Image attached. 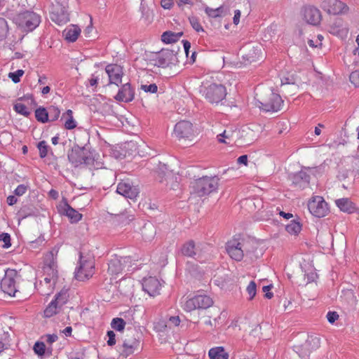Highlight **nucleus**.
<instances>
[{"label": "nucleus", "mask_w": 359, "mask_h": 359, "mask_svg": "<svg viewBox=\"0 0 359 359\" xmlns=\"http://www.w3.org/2000/svg\"><path fill=\"white\" fill-rule=\"evenodd\" d=\"M15 23L23 32H29L35 29L41 22V16L33 11L18 13L14 18Z\"/></svg>", "instance_id": "3"}, {"label": "nucleus", "mask_w": 359, "mask_h": 359, "mask_svg": "<svg viewBox=\"0 0 359 359\" xmlns=\"http://www.w3.org/2000/svg\"><path fill=\"white\" fill-rule=\"evenodd\" d=\"M350 81L355 86H359V71L353 72L349 76Z\"/></svg>", "instance_id": "49"}, {"label": "nucleus", "mask_w": 359, "mask_h": 359, "mask_svg": "<svg viewBox=\"0 0 359 359\" xmlns=\"http://www.w3.org/2000/svg\"><path fill=\"white\" fill-rule=\"evenodd\" d=\"M169 328L165 320H159L154 323V330L158 332H164Z\"/></svg>", "instance_id": "41"}, {"label": "nucleus", "mask_w": 359, "mask_h": 359, "mask_svg": "<svg viewBox=\"0 0 359 359\" xmlns=\"http://www.w3.org/2000/svg\"><path fill=\"white\" fill-rule=\"evenodd\" d=\"M154 60V65L158 67H165L175 65L177 62V53L174 50L163 49L156 55Z\"/></svg>", "instance_id": "14"}, {"label": "nucleus", "mask_w": 359, "mask_h": 359, "mask_svg": "<svg viewBox=\"0 0 359 359\" xmlns=\"http://www.w3.org/2000/svg\"><path fill=\"white\" fill-rule=\"evenodd\" d=\"M105 72L109 76V83L117 86L121 83L123 76V67L116 64H109L106 66Z\"/></svg>", "instance_id": "17"}, {"label": "nucleus", "mask_w": 359, "mask_h": 359, "mask_svg": "<svg viewBox=\"0 0 359 359\" xmlns=\"http://www.w3.org/2000/svg\"><path fill=\"white\" fill-rule=\"evenodd\" d=\"M205 99L210 103L218 104L226 95V88L222 84L211 83L203 86L201 90Z\"/></svg>", "instance_id": "6"}, {"label": "nucleus", "mask_w": 359, "mask_h": 359, "mask_svg": "<svg viewBox=\"0 0 359 359\" xmlns=\"http://www.w3.org/2000/svg\"><path fill=\"white\" fill-rule=\"evenodd\" d=\"M335 203L340 210L348 214L354 212L356 210L354 203L347 198L337 199Z\"/></svg>", "instance_id": "27"}, {"label": "nucleus", "mask_w": 359, "mask_h": 359, "mask_svg": "<svg viewBox=\"0 0 359 359\" xmlns=\"http://www.w3.org/2000/svg\"><path fill=\"white\" fill-rule=\"evenodd\" d=\"M304 15L306 21L312 25H318L321 20L320 11L313 6L305 8Z\"/></svg>", "instance_id": "23"}, {"label": "nucleus", "mask_w": 359, "mask_h": 359, "mask_svg": "<svg viewBox=\"0 0 359 359\" xmlns=\"http://www.w3.org/2000/svg\"><path fill=\"white\" fill-rule=\"evenodd\" d=\"M68 159L74 167L82 164L89 165L93 163V158L88 155L87 151L79 147L73 148L69 152Z\"/></svg>", "instance_id": "9"}, {"label": "nucleus", "mask_w": 359, "mask_h": 359, "mask_svg": "<svg viewBox=\"0 0 359 359\" xmlns=\"http://www.w3.org/2000/svg\"><path fill=\"white\" fill-rule=\"evenodd\" d=\"M134 97V88H132L130 83H126L121 87L114 98L119 102H130L133 100Z\"/></svg>", "instance_id": "22"}, {"label": "nucleus", "mask_w": 359, "mask_h": 359, "mask_svg": "<svg viewBox=\"0 0 359 359\" xmlns=\"http://www.w3.org/2000/svg\"><path fill=\"white\" fill-rule=\"evenodd\" d=\"M243 243L239 238H233L226 245V250L230 257L236 261H241L244 256Z\"/></svg>", "instance_id": "16"}, {"label": "nucleus", "mask_w": 359, "mask_h": 359, "mask_svg": "<svg viewBox=\"0 0 359 359\" xmlns=\"http://www.w3.org/2000/svg\"><path fill=\"white\" fill-rule=\"evenodd\" d=\"M81 33V29L74 25L67 27L63 32L62 35L65 40L69 42H74Z\"/></svg>", "instance_id": "25"}, {"label": "nucleus", "mask_w": 359, "mask_h": 359, "mask_svg": "<svg viewBox=\"0 0 359 359\" xmlns=\"http://www.w3.org/2000/svg\"><path fill=\"white\" fill-rule=\"evenodd\" d=\"M43 339L49 344H52L53 342L56 341L58 339V337L55 334H46L43 337Z\"/></svg>", "instance_id": "55"}, {"label": "nucleus", "mask_w": 359, "mask_h": 359, "mask_svg": "<svg viewBox=\"0 0 359 359\" xmlns=\"http://www.w3.org/2000/svg\"><path fill=\"white\" fill-rule=\"evenodd\" d=\"M116 191L126 198L133 200L138 196L139 189L137 187L133 185L129 181H125L118 183Z\"/></svg>", "instance_id": "18"}, {"label": "nucleus", "mask_w": 359, "mask_h": 359, "mask_svg": "<svg viewBox=\"0 0 359 359\" xmlns=\"http://www.w3.org/2000/svg\"><path fill=\"white\" fill-rule=\"evenodd\" d=\"M320 7L325 12L332 15L345 14L349 9L346 4L339 0H323Z\"/></svg>", "instance_id": "12"}, {"label": "nucleus", "mask_w": 359, "mask_h": 359, "mask_svg": "<svg viewBox=\"0 0 359 359\" xmlns=\"http://www.w3.org/2000/svg\"><path fill=\"white\" fill-rule=\"evenodd\" d=\"M34 351L36 354L39 356H42L45 354L46 351V345L42 341H37L34 345Z\"/></svg>", "instance_id": "42"}, {"label": "nucleus", "mask_w": 359, "mask_h": 359, "mask_svg": "<svg viewBox=\"0 0 359 359\" xmlns=\"http://www.w3.org/2000/svg\"><path fill=\"white\" fill-rule=\"evenodd\" d=\"M189 22L193 29H195L196 32H199L201 31H203L202 26L201 25L198 19H196V18H189Z\"/></svg>", "instance_id": "47"}, {"label": "nucleus", "mask_w": 359, "mask_h": 359, "mask_svg": "<svg viewBox=\"0 0 359 359\" xmlns=\"http://www.w3.org/2000/svg\"><path fill=\"white\" fill-rule=\"evenodd\" d=\"M285 229L290 234L297 235L302 230V225L299 222L292 220L286 225Z\"/></svg>", "instance_id": "32"}, {"label": "nucleus", "mask_w": 359, "mask_h": 359, "mask_svg": "<svg viewBox=\"0 0 359 359\" xmlns=\"http://www.w3.org/2000/svg\"><path fill=\"white\" fill-rule=\"evenodd\" d=\"M35 117L38 121L46 123L48 121V115L47 109L45 108H38L35 111Z\"/></svg>", "instance_id": "34"}, {"label": "nucleus", "mask_w": 359, "mask_h": 359, "mask_svg": "<svg viewBox=\"0 0 359 359\" xmlns=\"http://www.w3.org/2000/svg\"><path fill=\"white\" fill-rule=\"evenodd\" d=\"M126 321L121 318H114L111 322V327L116 331L123 332L126 327Z\"/></svg>", "instance_id": "33"}, {"label": "nucleus", "mask_w": 359, "mask_h": 359, "mask_svg": "<svg viewBox=\"0 0 359 359\" xmlns=\"http://www.w3.org/2000/svg\"><path fill=\"white\" fill-rule=\"evenodd\" d=\"M140 88L145 93H156L158 90V86L155 83L142 84Z\"/></svg>", "instance_id": "45"}, {"label": "nucleus", "mask_w": 359, "mask_h": 359, "mask_svg": "<svg viewBox=\"0 0 359 359\" xmlns=\"http://www.w3.org/2000/svg\"><path fill=\"white\" fill-rule=\"evenodd\" d=\"M72 332V327L71 326L66 327L62 330V333H63L66 337H69V336H71Z\"/></svg>", "instance_id": "60"}, {"label": "nucleus", "mask_w": 359, "mask_h": 359, "mask_svg": "<svg viewBox=\"0 0 359 359\" xmlns=\"http://www.w3.org/2000/svg\"><path fill=\"white\" fill-rule=\"evenodd\" d=\"M0 241L4 242L3 248H8L11 245V236L7 233L0 234Z\"/></svg>", "instance_id": "46"}, {"label": "nucleus", "mask_w": 359, "mask_h": 359, "mask_svg": "<svg viewBox=\"0 0 359 359\" xmlns=\"http://www.w3.org/2000/svg\"><path fill=\"white\" fill-rule=\"evenodd\" d=\"M279 215L287 219H289L293 217L292 214L289 213V212L286 213L283 211H280Z\"/></svg>", "instance_id": "62"}, {"label": "nucleus", "mask_w": 359, "mask_h": 359, "mask_svg": "<svg viewBox=\"0 0 359 359\" xmlns=\"http://www.w3.org/2000/svg\"><path fill=\"white\" fill-rule=\"evenodd\" d=\"M339 318V315L336 311H329L327 313V319L329 323H334Z\"/></svg>", "instance_id": "53"}, {"label": "nucleus", "mask_w": 359, "mask_h": 359, "mask_svg": "<svg viewBox=\"0 0 359 359\" xmlns=\"http://www.w3.org/2000/svg\"><path fill=\"white\" fill-rule=\"evenodd\" d=\"M166 321L168 323L169 329H171L172 326L176 327L180 325V319L179 316H171Z\"/></svg>", "instance_id": "48"}, {"label": "nucleus", "mask_w": 359, "mask_h": 359, "mask_svg": "<svg viewBox=\"0 0 359 359\" xmlns=\"http://www.w3.org/2000/svg\"><path fill=\"white\" fill-rule=\"evenodd\" d=\"M161 6L165 9H170L172 5V0H161Z\"/></svg>", "instance_id": "56"}, {"label": "nucleus", "mask_w": 359, "mask_h": 359, "mask_svg": "<svg viewBox=\"0 0 359 359\" xmlns=\"http://www.w3.org/2000/svg\"><path fill=\"white\" fill-rule=\"evenodd\" d=\"M67 0H54L52 2L50 11L51 20L57 25L65 24L69 21V15L67 11Z\"/></svg>", "instance_id": "4"}, {"label": "nucleus", "mask_w": 359, "mask_h": 359, "mask_svg": "<svg viewBox=\"0 0 359 359\" xmlns=\"http://www.w3.org/2000/svg\"><path fill=\"white\" fill-rule=\"evenodd\" d=\"M44 266L57 268V261L53 252H50L46 255L44 259Z\"/></svg>", "instance_id": "40"}, {"label": "nucleus", "mask_w": 359, "mask_h": 359, "mask_svg": "<svg viewBox=\"0 0 359 359\" xmlns=\"http://www.w3.org/2000/svg\"><path fill=\"white\" fill-rule=\"evenodd\" d=\"M258 103V107L264 111H278L280 110L283 100L279 94L271 90L265 96L261 97Z\"/></svg>", "instance_id": "5"}, {"label": "nucleus", "mask_w": 359, "mask_h": 359, "mask_svg": "<svg viewBox=\"0 0 359 359\" xmlns=\"http://www.w3.org/2000/svg\"><path fill=\"white\" fill-rule=\"evenodd\" d=\"M61 213L67 216L72 222H77L82 218V215L72 208L69 204L65 203L60 210Z\"/></svg>", "instance_id": "26"}, {"label": "nucleus", "mask_w": 359, "mask_h": 359, "mask_svg": "<svg viewBox=\"0 0 359 359\" xmlns=\"http://www.w3.org/2000/svg\"><path fill=\"white\" fill-rule=\"evenodd\" d=\"M207 245L203 243L196 244L192 240L186 242L181 248L183 255L194 258L195 259H201L204 256L205 250Z\"/></svg>", "instance_id": "10"}, {"label": "nucleus", "mask_w": 359, "mask_h": 359, "mask_svg": "<svg viewBox=\"0 0 359 359\" xmlns=\"http://www.w3.org/2000/svg\"><path fill=\"white\" fill-rule=\"evenodd\" d=\"M309 212L315 217H323L328 211L327 204L321 196H315L308 203Z\"/></svg>", "instance_id": "13"}, {"label": "nucleus", "mask_w": 359, "mask_h": 359, "mask_svg": "<svg viewBox=\"0 0 359 359\" xmlns=\"http://www.w3.org/2000/svg\"><path fill=\"white\" fill-rule=\"evenodd\" d=\"M246 291L249 294V300H252L256 295L257 286L254 281H250L246 288Z\"/></svg>", "instance_id": "43"}, {"label": "nucleus", "mask_w": 359, "mask_h": 359, "mask_svg": "<svg viewBox=\"0 0 359 359\" xmlns=\"http://www.w3.org/2000/svg\"><path fill=\"white\" fill-rule=\"evenodd\" d=\"M174 132L179 138H189L194 135L193 125L189 121H181L175 125Z\"/></svg>", "instance_id": "21"}, {"label": "nucleus", "mask_w": 359, "mask_h": 359, "mask_svg": "<svg viewBox=\"0 0 359 359\" xmlns=\"http://www.w3.org/2000/svg\"><path fill=\"white\" fill-rule=\"evenodd\" d=\"M16 272L14 270H8L1 281V288L4 292L10 296H15L17 292L15 286Z\"/></svg>", "instance_id": "15"}, {"label": "nucleus", "mask_w": 359, "mask_h": 359, "mask_svg": "<svg viewBox=\"0 0 359 359\" xmlns=\"http://www.w3.org/2000/svg\"><path fill=\"white\" fill-rule=\"evenodd\" d=\"M241 11L240 10H236L234 11V16H233V22L235 25H238L239 23V21H240V18H241Z\"/></svg>", "instance_id": "57"}, {"label": "nucleus", "mask_w": 359, "mask_h": 359, "mask_svg": "<svg viewBox=\"0 0 359 359\" xmlns=\"http://www.w3.org/2000/svg\"><path fill=\"white\" fill-rule=\"evenodd\" d=\"M182 42H183V45H184V51L187 55L189 53V50L191 48V43L188 41H183Z\"/></svg>", "instance_id": "61"}, {"label": "nucleus", "mask_w": 359, "mask_h": 359, "mask_svg": "<svg viewBox=\"0 0 359 359\" xmlns=\"http://www.w3.org/2000/svg\"><path fill=\"white\" fill-rule=\"evenodd\" d=\"M161 286V282L156 277L150 276L143 280V290L150 296L155 297L159 294Z\"/></svg>", "instance_id": "20"}, {"label": "nucleus", "mask_w": 359, "mask_h": 359, "mask_svg": "<svg viewBox=\"0 0 359 359\" xmlns=\"http://www.w3.org/2000/svg\"><path fill=\"white\" fill-rule=\"evenodd\" d=\"M43 271L47 276H53L57 278V268L51 266H43Z\"/></svg>", "instance_id": "50"}, {"label": "nucleus", "mask_w": 359, "mask_h": 359, "mask_svg": "<svg viewBox=\"0 0 359 359\" xmlns=\"http://www.w3.org/2000/svg\"><path fill=\"white\" fill-rule=\"evenodd\" d=\"M213 304L212 299L206 294H197L185 301L183 309L186 311H192L196 309H206Z\"/></svg>", "instance_id": "7"}, {"label": "nucleus", "mask_w": 359, "mask_h": 359, "mask_svg": "<svg viewBox=\"0 0 359 359\" xmlns=\"http://www.w3.org/2000/svg\"><path fill=\"white\" fill-rule=\"evenodd\" d=\"M57 277H53L52 276H47L46 277L44 278L43 282L41 281V285L42 286H43V284L48 286L49 291L48 292H44L43 294H47V295L50 294V292L52 291V289H53V286L55 285V284L57 281Z\"/></svg>", "instance_id": "36"}, {"label": "nucleus", "mask_w": 359, "mask_h": 359, "mask_svg": "<svg viewBox=\"0 0 359 359\" xmlns=\"http://www.w3.org/2000/svg\"><path fill=\"white\" fill-rule=\"evenodd\" d=\"M219 178L214 177H202L191 182L192 193L198 196H204L217 190Z\"/></svg>", "instance_id": "2"}, {"label": "nucleus", "mask_w": 359, "mask_h": 359, "mask_svg": "<svg viewBox=\"0 0 359 359\" xmlns=\"http://www.w3.org/2000/svg\"><path fill=\"white\" fill-rule=\"evenodd\" d=\"M69 295L66 291H61L57 293L54 299H53L43 311L45 318H51L59 313L63 309V306L68 301Z\"/></svg>", "instance_id": "8"}, {"label": "nucleus", "mask_w": 359, "mask_h": 359, "mask_svg": "<svg viewBox=\"0 0 359 359\" xmlns=\"http://www.w3.org/2000/svg\"><path fill=\"white\" fill-rule=\"evenodd\" d=\"M234 133L235 132L231 130H224L222 133L217 135V140L219 142L231 144Z\"/></svg>", "instance_id": "31"}, {"label": "nucleus", "mask_w": 359, "mask_h": 359, "mask_svg": "<svg viewBox=\"0 0 359 359\" xmlns=\"http://www.w3.org/2000/svg\"><path fill=\"white\" fill-rule=\"evenodd\" d=\"M323 127H324V126L323 124L319 123L318 126L315 128V130H314L315 134L316 135H320L321 133V130L320 128H323Z\"/></svg>", "instance_id": "63"}, {"label": "nucleus", "mask_w": 359, "mask_h": 359, "mask_svg": "<svg viewBox=\"0 0 359 359\" xmlns=\"http://www.w3.org/2000/svg\"><path fill=\"white\" fill-rule=\"evenodd\" d=\"M140 346V341L136 338H127L123 344V349L121 351V354L127 358L133 354L135 350H137Z\"/></svg>", "instance_id": "24"}, {"label": "nucleus", "mask_w": 359, "mask_h": 359, "mask_svg": "<svg viewBox=\"0 0 359 359\" xmlns=\"http://www.w3.org/2000/svg\"><path fill=\"white\" fill-rule=\"evenodd\" d=\"M14 110L19 114L27 117L30 114V111L28 107L20 102H17L14 104Z\"/></svg>", "instance_id": "37"}, {"label": "nucleus", "mask_w": 359, "mask_h": 359, "mask_svg": "<svg viewBox=\"0 0 359 359\" xmlns=\"http://www.w3.org/2000/svg\"><path fill=\"white\" fill-rule=\"evenodd\" d=\"M8 32V26L6 20L0 18V41H3L7 36Z\"/></svg>", "instance_id": "38"}, {"label": "nucleus", "mask_w": 359, "mask_h": 359, "mask_svg": "<svg viewBox=\"0 0 359 359\" xmlns=\"http://www.w3.org/2000/svg\"><path fill=\"white\" fill-rule=\"evenodd\" d=\"M37 148L39 151V156L41 158H45L48 155L50 147L46 141H40L37 144Z\"/></svg>", "instance_id": "39"}, {"label": "nucleus", "mask_w": 359, "mask_h": 359, "mask_svg": "<svg viewBox=\"0 0 359 359\" xmlns=\"http://www.w3.org/2000/svg\"><path fill=\"white\" fill-rule=\"evenodd\" d=\"M290 180L292 185L297 189H304L309 186L310 176L304 170L291 175Z\"/></svg>", "instance_id": "19"}, {"label": "nucleus", "mask_w": 359, "mask_h": 359, "mask_svg": "<svg viewBox=\"0 0 359 359\" xmlns=\"http://www.w3.org/2000/svg\"><path fill=\"white\" fill-rule=\"evenodd\" d=\"M95 273V259L92 255L80 252L79 266L75 271V278L84 281L93 276Z\"/></svg>", "instance_id": "1"}, {"label": "nucleus", "mask_w": 359, "mask_h": 359, "mask_svg": "<svg viewBox=\"0 0 359 359\" xmlns=\"http://www.w3.org/2000/svg\"><path fill=\"white\" fill-rule=\"evenodd\" d=\"M24 74V71L22 69H18L14 72H10L8 74V77L12 79V81L17 83L20 82V77Z\"/></svg>", "instance_id": "44"}, {"label": "nucleus", "mask_w": 359, "mask_h": 359, "mask_svg": "<svg viewBox=\"0 0 359 359\" xmlns=\"http://www.w3.org/2000/svg\"><path fill=\"white\" fill-rule=\"evenodd\" d=\"M48 115V121H56L60 114V110L58 107L55 106H50L47 109Z\"/></svg>", "instance_id": "35"}, {"label": "nucleus", "mask_w": 359, "mask_h": 359, "mask_svg": "<svg viewBox=\"0 0 359 359\" xmlns=\"http://www.w3.org/2000/svg\"><path fill=\"white\" fill-rule=\"evenodd\" d=\"M107 335L108 337V340H107V344L109 346H114L115 344H116V334L115 333L111 331V330H109L107 332Z\"/></svg>", "instance_id": "52"}, {"label": "nucleus", "mask_w": 359, "mask_h": 359, "mask_svg": "<svg viewBox=\"0 0 359 359\" xmlns=\"http://www.w3.org/2000/svg\"><path fill=\"white\" fill-rule=\"evenodd\" d=\"M17 198L14 196H9L7 197L6 201L9 205H13L17 203Z\"/></svg>", "instance_id": "59"}, {"label": "nucleus", "mask_w": 359, "mask_h": 359, "mask_svg": "<svg viewBox=\"0 0 359 359\" xmlns=\"http://www.w3.org/2000/svg\"><path fill=\"white\" fill-rule=\"evenodd\" d=\"M132 258L130 257L114 256L108 264V273L112 276H117L123 272L126 267L131 266Z\"/></svg>", "instance_id": "11"}, {"label": "nucleus", "mask_w": 359, "mask_h": 359, "mask_svg": "<svg viewBox=\"0 0 359 359\" xmlns=\"http://www.w3.org/2000/svg\"><path fill=\"white\" fill-rule=\"evenodd\" d=\"M76 127V123L73 116L69 117V118L65 123V128L67 130H72Z\"/></svg>", "instance_id": "51"}, {"label": "nucleus", "mask_w": 359, "mask_h": 359, "mask_svg": "<svg viewBox=\"0 0 359 359\" xmlns=\"http://www.w3.org/2000/svg\"><path fill=\"white\" fill-rule=\"evenodd\" d=\"M208 355L210 359H228L229 354L224 347L217 346L210 349Z\"/></svg>", "instance_id": "30"}, {"label": "nucleus", "mask_w": 359, "mask_h": 359, "mask_svg": "<svg viewBox=\"0 0 359 359\" xmlns=\"http://www.w3.org/2000/svg\"><path fill=\"white\" fill-rule=\"evenodd\" d=\"M93 30V27L91 25L90 26H88L86 29L84 30V34L86 35V36H88L90 33L92 32Z\"/></svg>", "instance_id": "64"}, {"label": "nucleus", "mask_w": 359, "mask_h": 359, "mask_svg": "<svg viewBox=\"0 0 359 359\" xmlns=\"http://www.w3.org/2000/svg\"><path fill=\"white\" fill-rule=\"evenodd\" d=\"M183 32H173L171 31H166L161 35V40L165 43H175L180 40L181 36H183Z\"/></svg>", "instance_id": "29"}, {"label": "nucleus", "mask_w": 359, "mask_h": 359, "mask_svg": "<svg viewBox=\"0 0 359 359\" xmlns=\"http://www.w3.org/2000/svg\"><path fill=\"white\" fill-rule=\"evenodd\" d=\"M237 162L240 164H244L246 165L248 163V156L242 155V156H239L237 159Z\"/></svg>", "instance_id": "58"}, {"label": "nucleus", "mask_w": 359, "mask_h": 359, "mask_svg": "<svg viewBox=\"0 0 359 359\" xmlns=\"http://www.w3.org/2000/svg\"><path fill=\"white\" fill-rule=\"evenodd\" d=\"M205 13L210 18H216L219 17L226 16L229 14V8L224 6H221L217 8H211L206 7L205 9Z\"/></svg>", "instance_id": "28"}, {"label": "nucleus", "mask_w": 359, "mask_h": 359, "mask_svg": "<svg viewBox=\"0 0 359 359\" xmlns=\"http://www.w3.org/2000/svg\"><path fill=\"white\" fill-rule=\"evenodd\" d=\"M27 190V187L25 184H20L17 187V188L15 189L14 193L17 196H22L26 193Z\"/></svg>", "instance_id": "54"}]
</instances>
